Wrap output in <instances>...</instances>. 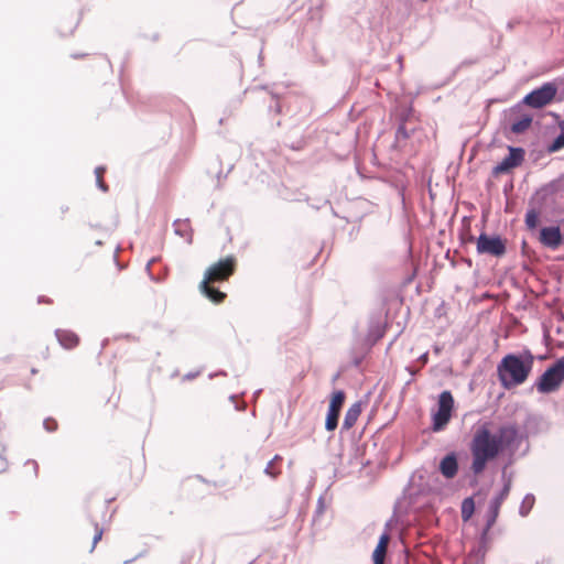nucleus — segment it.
Listing matches in <instances>:
<instances>
[{"instance_id": "obj_16", "label": "nucleus", "mask_w": 564, "mask_h": 564, "mask_svg": "<svg viewBox=\"0 0 564 564\" xmlns=\"http://www.w3.org/2000/svg\"><path fill=\"white\" fill-rule=\"evenodd\" d=\"M531 124L532 117L530 115H524L511 124V131L516 134H520L527 131Z\"/></svg>"}, {"instance_id": "obj_12", "label": "nucleus", "mask_w": 564, "mask_h": 564, "mask_svg": "<svg viewBox=\"0 0 564 564\" xmlns=\"http://www.w3.org/2000/svg\"><path fill=\"white\" fill-rule=\"evenodd\" d=\"M55 335L61 346H63L65 349H74L79 345V336L73 330L57 329Z\"/></svg>"}, {"instance_id": "obj_2", "label": "nucleus", "mask_w": 564, "mask_h": 564, "mask_svg": "<svg viewBox=\"0 0 564 564\" xmlns=\"http://www.w3.org/2000/svg\"><path fill=\"white\" fill-rule=\"evenodd\" d=\"M534 357L530 351L523 355L508 354L497 366L501 386L510 390L524 383L533 368Z\"/></svg>"}, {"instance_id": "obj_21", "label": "nucleus", "mask_w": 564, "mask_h": 564, "mask_svg": "<svg viewBox=\"0 0 564 564\" xmlns=\"http://www.w3.org/2000/svg\"><path fill=\"white\" fill-rule=\"evenodd\" d=\"M104 534V529L99 527L97 523L93 524V535H91V544L89 551L93 552L97 545V543L101 540Z\"/></svg>"}, {"instance_id": "obj_13", "label": "nucleus", "mask_w": 564, "mask_h": 564, "mask_svg": "<svg viewBox=\"0 0 564 564\" xmlns=\"http://www.w3.org/2000/svg\"><path fill=\"white\" fill-rule=\"evenodd\" d=\"M362 408L360 402H356L349 406L347 410L344 422H343V430L349 431L354 427L356 422L358 421L360 414H361Z\"/></svg>"}, {"instance_id": "obj_22", "label": "nucleus", "mask_w": 564, "mask_h": 564, "mask_svg": "<svg viewBox=\"0 0 564 564\" xmlns=\"http://www.w3.org/2000/svg\"><path fill=\"white\" fill-rule=\"evenodd\" d=\"M534 503V497L532 495H528L524 497L521 507H520V513L521 516H527Z\"/></svg>"}, {"instance_id": "obj_18", "label": "nucleus", "mask_w": 564, "mask_h": 564, "mask_svg": "<svg viewBox=\"0 0 564 564\" xmlns=\"http://www.w3.org/2000/svg\"><path fill=\"white\" fill-rule=\"evenodd\" d=\"M561 133L553 140L549 147L550 152H556L564 148V120L558 123Z\"/></svg>"}, {"instance_id": "obj_5", "label": "nucleus", "mask_w": 564, "mask_h": 564, "mask_svg": "<svg viewBox=\"0 0 564 564\" xmlns=\"http://www.w3.org/2000/svg\"><path fill=\"white\" fill-rule=\"evenodd\" d=\"M557 94V87L554 83H545L540 88L532 90L523 98L527 106L540 109L551 104Z\"/></svg>"}, {"instance_id": "obj_14", "label": "nucleus", "mask_w": 564, "mask_h": 564, "mask_svg": "<svg viewBox=\"0 0 564 564\" xmlns=\"http://www.w3.org/2000/svg\"><path fill=\"white\" fill-rule=\"evenodd\" d=\"M389 542L390 535L386 532L380 536L379 542L372 553L373 564H383Z\"/></svg>"}, {"instance_id": "obj_1", "label": "nucleus", "mask_w": 564, "mask_h": 564, "mask_svg": "<svg viewBox=\"0 0 564 564\" xmlns=\"http://www.w3.org/2000/svg\"><path fill=\"white\" fill-rule=\"evenodd\" d=\"M514 436L516 430L508 426L500 427L498 434H492L487 425L478 427L469 444L470 469L474 475L482 474L487 465L510 445Z\"/></svg>"}, {"instance_id": "obj_15", "label": "nucleus", "mask_w": 564, "mask_h": 564, "mask_svg": "<svg viewBox=\"0 0 564 564\" xmlns=\"http://www.w3.org/2000/svg\"><path fill=\"white\" fill-rule=\"evenodd\" d=\"M510 492V484H506L502 490L499 492L497 497L492 499L490 502V512L492 516V521L496 520V518L499 514V510L503 501L507 499L508 495Z\"/></svg>"}, {"instance_id": "obj_8", "label": "nucleus", "mask_w": 564, "mask_h": 564, "mask_svg": "<svg viewBox=\"0 0 564 564\" xmlns=\"http://www.w3.org/2000/svg\"><path fill=\"white\" fill-rule=\"evenodd\" d=\"M345 398H346L345 392L341 390L335 391L332 394V399H330V403H329V408H328V412H327V416H326V422H325V427L327 431H334L337 427L339 413H340L341 406L345 402Z\"/></svg>"}, {"instance_id": "obj_9", "label": "nucleus", "mask_w": 564, "mask_h": 564, "mask_svg": "<svg viewBox=\"0 0 564 564\" xmlns=\"http://www.w3.org/2000/svg\"><path fill=\"white\" fill-rule=\"evenodd\" d=\"M524 160V150L521 148L509 147V155L494 167V174L499 175L514 169Z\"/></svg>"}, {"instance_id": "obj_4", "label": "nucleus", "mask_w": 564, "mask_h": 564, "mask_svg": "<svg viewBox=\"0 0 564 564\" xmlns=\"http://www.w3.org/2000/svg\"><path fill=\"white\" fill-rule=\"evenodd\" d=\"M564 381V357L549 367L540 377L535 387L541 393H551L560 389Z\"/></svg>"}, {"instance_id": "obj_10", "label": "nucleus", "mask_w": 564, "mask_h": 564, "mask_svg": "<svg viewBox=\"0 0 564 564\" xmlns=\"http://www.w3.org/2000/svg\"><path fill=\"white\" fill-rule=\"evenodd\" d=\"M540 241L543 246L556 249L562 243V234L558 227H544L540 231Z\"/></svg>"}, {"instance_id": "obj_17", "label": "nucleus", "mask_w": 564, "mask_h": 564, "mask_svg": "<svg viewBox=\"0 0 564 564\" xmlns=\"http://www.w3.org/2000/svg\"><path fill=\"white\" fill-rule=\"evenodd\" d=\"M475 511V502L473 498H466L462 502V519L468 521Z\"/></svg>"}, {"instance_id": "obj_20", "label": "nucleus", "mask_w": 564, "mask_h": 564, "mask_svg": "<svg viewBox=\"0 0 564 564\" xmlns=\"http://www.w3.org/2000/svg\"><path fill=\"white\" fill-rule=\"evenodd\" d=\"M105 173H106V167H104V166H98V167L95 169L96 183H97V186L102 192H107L108 191V185L104 181Z\"/></svg>"}, {"instance_id": "obj_3", "label": "nucleus", "mask_w": 564, "mask_h": 564, "mask_svg": "<svg viewBox=\"0 0 564 564\" xmlns=\"http://www.w3.org/2000/svg\"><path fill=\"white\" fill-rule=\"evenodd\" d=\"M237 260L234 256H228L209 265L205 272L203 281L199 283V291L215 304H220L226 299V293L214 286L215 283L228 281L236 272Z\"/></svg>"}, {"instance_id": "obj_19", "label": "nucleus", "mask_w": 564, "mask_h": 564, "mask_svg": "<svg viewBox=\"0 0 564 564\" xmlns=\"http://www.w3.org/2000/svg\"><path fill=\"white\" fill-rule=\"evenodd\" d=\"M281 462L282 457L280 455H275L267 465L265 473L271 477H276L278 475H280L281 470L276 468L275 465Z\"/></svg>"}, {"instance_id": "obj_6", "label": "nucleus", "mask_w": 564, "mask_h": 564, "mask_svg": "<svg viewBox=\"0 0 564 564\" xmlns=\"http://www.w3.org/2000/svg\"><path fill=\"white\" fill-rule=\"evenodd\" d=\"M454 398L449 391H443L438 398L437 411L433 414V431H442L452 417Z\"/></svg>"}, {"instance_id": "obj_11", "label": "nucleus", "mask_w": 564, "mask_h": 564, "mask_svg": "<svg viewBox=\"0 0 564 564\" xmlns=\"http://www.w3.org/2000/svg\"><path fill=\"white\" fill-rule=\"evenodd\" d=\"M440 471L447 479H453L457 475L458 462L455 453L446 455L441 460Z\"/></svg>"}, {"instance_id": "obj_23", "label": "nucleus", "mask_w": 564, "mask_h": 564, "mask_svg": "<svg viewBox=\"0 0 564 564\" xmlns=\"http://www.w3.org/2000/svg\"><path fill=\"white\" fill-rule=\"evenodd\" d=\"M539 221V216L535 210H529L525 215V225L528 228L533 229L536 227Z\"/></svg>"}, {"instance_id": "obj_7", "label": "nucleus", "mask_w": 564, "mask_h": 564, "mask_svg": "<svg viewBox=\"0 0 564 564\" xmlns=\"http://www.w3.org/2000/svg\"><path fill=\"white\" fill-rule=\"evenodd\" d=\"M476 246L478 253L489 254L497 258L502 257L507 251L505 239L499 236H489L485 232L479 235Z\"/></svg>"}]
</instances>
